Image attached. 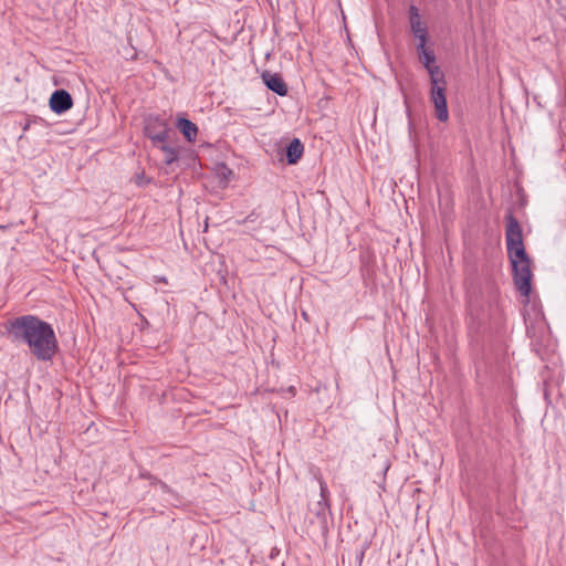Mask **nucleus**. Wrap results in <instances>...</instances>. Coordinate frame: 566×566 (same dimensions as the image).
Wrapping results in <instances>:
<instances>
[{
  "instance_id": "f257e3e1",
  "label": "nucleus",
  "mask_w": 566,
  "mask_h": 566,
  "mask_svg": "<svg viewBox=\"0 0 566 566\" xmlns=\"http://www.w3.org/2000/svg\"><path fill=\"white\" fill-rule=\"evenodd\" d=\"M4 335L13 344L27 345L39 361H51L59 352L52 325L36 315H21L4 323Z\"/></svg>"
},
{
  "instance_id": "f03ea898",
  "label": "nucleus",
  "mask_w": 566,
  "mask_h": 566,
  "mask_svg": "<svg viewBox=\"0 0 566 566\" xmlns=\"http://www.w3.org/2000/svg\"><path fill=\"white\" fill-rule=\"evenodd\" d=\"M505 241L511 265L532 262L523 241V229L512 212L505 216Z\"/></svg>"
},
{
  "instance_id": "7ed1b4c3",
  "label": "nucleus",
  "mask_w": 566,
  "mask_h": 566,
  "mask_svg": "<svg viewBox=\"0 0 566 566\" xmlns=\"http://www.w3.org/2000/svg\"><path fill=\"white\" fill-rule=\"evenodd\" d=\"M310 514L314 517L310 518L308 534L325 538L328 534L329 503L325 500L317 501L314 505L310 506Z\"/></svg>"
},
{
  "instance_id": "20e7f679",
  "label": "nucleus",
  "mask_w": 566,
  "mask_h": 566,
  "mask_svg": "<svg viewBox=\"0 0 566 566\" xmlns=\"http://www.w3.org/2000/svg\"><path fill=\"white\" fill-rule=\"evenodd\" d=\"M446 92V75L430 80V101L434 106L436 118L442 123L449 119Z\"/></svg>"
},
{
  "instance_id": "39448f33",
  "label": "nucleus",
  "mask_w": 566,
  "mask_h": 566,
  "mask_svg": "<svg viewBox=\"0 0 566 566\" xmlns=\"http://www.w3.org/2000/svg\"><path fill=\"white\" fill-rule=\"evenodd\" d=\"M468 312L470 328L474 329L476 333H481L490 319L489 306L479 296H470L468 301Z\"/></svg>"
},
{
  "instance_id": "423d86ee",
  "label": "nucleus",
  "mask_w": 566,
  "mask_h": 566,
  "mask_svg": "<svg viewBox=\"0 0 566 566\" xmlns=\"http://www.w3.org/2000/svg\"><path fill=\"white\" fill-rule=\"evenodd\" d=\"M408 22L410 32L415 40H417V43H428L430 36L427 22L420 13L419 8L415 4L408 7Z\"/></svg>"
},
{
  "instance_id": "0eeeda50",
  "label": "nucleus",
  "mask_w": 566,
  "mask_h": 566,
  "mask_svg": "<svg viewBox=\"0 0 566 566\" xmlns=\"http://www.w3.org/2000/svg\"><path fill=\"white\" fill-rule=\"evenodd\" d=\"M531 263L532 262L511 265L514 285L521 295L525 297H528L532 292Z\"/></svg>"
},
{
  "instance_id": "6e6552de",
  "label": "nucleus",
  "mask_w": 566,
  "mask_h": 566,
  "mask_svg": "<svg viewBox=\"0 0 566 566\" xmlns=\"http://www.w3.org/2000/svg\"><path fill=\"white\" fill-rule=\"evenodd\" d=\"M145 135L151 139L154 145L166 143L168 138L169 127L165 119L159 116H148L145 119Z\"/></svg>"
},
{
  "instance_id": "1a4fd4ad",
  "label": "nucleus",
  "mask_w": 566,
  "mask_h": 566,
  "mask_svg": "<svg viewBox=\"0 0 566 566\" xmlns=\"http://www.w3.org/2000/svg\"><path fill=\"white\" fill-rule=\"evenodd\" d=\"M416 51L420 62L428 72L430 80L444 75L441 69L436 65L437 57L434 51L428 46V43H417Z\"/></svg>"
},
{
  "instance_id": "9d476101",
  "label": "nucleus",
  "mask_w": 566,
  "mask_h": 566,
  "mask_svg": "<svg viewBox=\"0 0 566 566\" xmlns=\"http://www.w3.org/2000/svg\"><path fill=\"white\" fill-rule=\"evenodd\" d=\"M50 109L57 114H64L73 106L72 95L64 88L55 90L49 99Z\"/></svg>"
},
{
  "instance_id": "9b49d317",
  "label": "nucleus",
  "mask_w": 566,
  "mask_h": 566,
  "mask_svg": "<svg viewBox=\"0 0 566 566\" xmlns=\"http://www.w3.org/2000/svg\"><path fill=\"white\" fill-rule=\"evenodd\" d=\"M261 78L268 90L272 91L279 96L287 95L289 87L281 74L264 71L261 74Z\"/></svg>"
},
{
  "instance_id": "f8f14e48",
  "label": "nucleus",
  "mask_w": 566,
  "mask_h": 566,
  "mask_svg": "<svg viewBox=\"0 0 566 566\" xmlns=\"http://www.w3.org/2000/svg\"><path fill=\"white\" fill-rule=\"evenodd\" d=\"M304 145L298 138H293L285 147V159L289 165H295L302 158Z\"/></svg>"
},
{
  "instance_id": "ddd939ff",
  "label": "nucleus",
  "mask_w": 566,
  "mask_h": 566,
  "mask_svg": "<svg viewBox=\"0 0 566 566\" xmlns=\"http://www.w3.org/2000/svg\"><path fill=\"white\" fill-rule=\"evenodd\" d=\"M176 127L184 135L187 142H195L198 135V127L190 119L179 116L176 122Z\"/></svg>"
},
{
  "instance_id": "4468645a",
  "label": "nucleus",
  "mask_w": 566,
  "mask_h": 566,
  "mask_svg": "<svg viewBox=\"0 0 566 566\" xmlns=\"http://www.w3.org/2000/svg\"><path fill=\"white\" fill-rule=\"evenodd\" d=\"M159 148L165 154L164 161L166 165H171L172 163H175L178 159V149H176L175 147L169 146L165 143H161Z\"/></svg>"
},
{
  "instance_id": "2eb2a0df",
  "label": "nucleus",
  "mask_w": 566,
  "mask_h": 566,
  "mask_svg": "<svg viewBox=\"0 0 566 566\" xmlns=\"http://www.w3.org/2000/svg\"><path fill=\"white\" fill-rule=\"evenodd\" d=\"M153 181V178L150 177H147L145 175V171H140V172H137L135 175V184L138 186V187H144L148 184H150Z\"/></svg>"
},
{
  "instance_id": "dca6fc26",
  "label": "nucleus",
  "mask_w": 566,
  "mask_h": 566,
  "mask_svg": "<svg viewBox=\"0 0 566 566\" xmlns=\"http://www.w3.org/2000/svg\"><path fill=\"white\" fill-rule=\"evenodd\" d=\"M369 545H370L369 542H365L361 545L360 549L356 553L357 566H361L364 557H365V554H366L367 549L369 548Z\"/></svg>"
},
{
  "instance_id": "f3484780",
  "label": "nucleus",
  "mask_w": 566,
  "mask_h": 566,
  "mask_svg": "<svg viewBox=\"0 0 566 566\" xmlns=\"http://www.w3.org/2000/svg\"><path fill=\"white\" fill-rule=\"evenodd\" d=\"M258 218H259V214H258V213H255L254 211H252V212H251L249 216H247L244 219H242V220H237V221H235V223H237V224H245V223H249V222L253 223V222H255V221L258 220Z\"/></svg>"
},
{
  "instance_id": "a211bd4d",
  "label": "nucleus",
  "mask_w": 566,
  "mask_h": 566,
  "mask_svg": "<svg viewBox=\"0 0 566 566\" xmlns=\"http://www.w3.org/2000/svg\"><path fill=\"white\" fill-rule=\"evenodd\" d=\"M319 489H321V500H325L328 502L329 491L327 489V485L324 481H319Z\"/></svg>"
},
{
  "instance_id": "6ab92c4d",
  "label": "nucleus",
  "mask_w": 566,
  "mask_h": 566,
  "mask_svg": "<svg viewBox=\"0 0 566 566\" xmlns=\"http://www.w3.org/2000/svg\"><path fill=\"white\" fill-rule=\"evenodd\" d=\"M163 492H170V488L161 480H156Z\"/></svg>"
},
{
  "instance_id": "aec40b11",
  "label": "nucleus",
  "mask_w": 566,
  "mask_h": 566,
  "mask_svg": "<svg viewBox=\"0 0 566 566\" xmlns=\"http://www.w3.org/2000/svg\"><path fill=\"white\" fill-rule=\"evenodd\" d=\"M149 478H150V484H153V485L157 484V481H156V480H158L157 478H155V476H149Z\"/></svg>"
},
{
  "instance_id": "412c9836",
  "label": "nucleus",
  "mask_w": 566,
  "mask_h": 566,
  "mask_svg": "<svg viewBox=\"0 0 566 566\" xmlns=\"http://www.w3.org/2000/svg\"><path fill=\"white\" fill-rule=\"evenodd\" d=\"M289 392H292V394L294 395V394H295V388H294L293 386H291V387L289 388Z\"/></svg>"
}]
</instances>
